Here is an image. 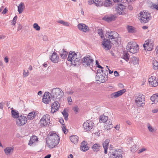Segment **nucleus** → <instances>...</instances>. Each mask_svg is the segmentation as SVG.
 Masks as SVG:
<instances>
[{
	"label": "nucleus",
	"mask_w": 158,
	"mask_h": 158,
	"mask_svg": "<svg viewBox=\"0 0 158 158\" xmlns=\"http://www.w3.org/2000/svg\"><path fill=\"white\" fill-rule=\"evenodd\" d=\"M143 47L145 49L148 51H151L152 49V47L151 44L147 42L146 44H143Z\"/></svg>",
	"instance_id": "27"
},
{
	"label": "nucleus",
	"mask_w": 158,
	"mask_h": 158,
	"mask_svg": "<svg viewBox=\"0 0 158 158\" xmlns=\"http://www.w3.org/2000/svg\"><path fill=\"white\" fill-rule=\"evenodd\" d=\"M122 58L126 61H128L129 59V53L127 52H124L122 56Z\"/></svg>",
	"instance_id": "35"
},
{
	"label": "nucleus",
	"mask_w": 158,
	"mask_h": 158,
	"mask_svg": "<svg viewBox=\"0 0 158 158\" xmlns=\"http://www.w3.org/2000/svg\"><path fill=\"white\" fill-rule=\"evenodd\" d=\"M33 27L37 31H39L40 30V27L36 23H35L33 25Z\"/></svg>",
	"instance_id": "47"
},
{
	"label": "nucleus",
	"mask_w": 158,
	"mask_h": 158,
	"mask_svg": "<svg viewBox=\"0 0 158 158\" xmlns=\"http://www.w3.org/2000/svg\"><path fill=\"white\" fill-rule=\"evenodd\" d=\"M118 34L114 31L108 32L106 34V37L111 41V43L112 44L116 43L118 44L120 43V39L118 37Z\"/></svg>",
	"instance_id": "4"
},
{
	"label": "nucleus",
	"mask_w": 158,
	"mask_h": 158,
	"mask_svg": "<svg viewBox=\"0 0 158 158\" xmlns=\"http://www.w3.org/2000/svg\"><path fill=\"white\" fill-rule=\"evenodd\" d=\"M126 6L122 3L118 5L117 12L119 15H123L125 14V9H126Z\"/></svg>",
	"instance_id": "17"
},
{
	"label": "nucleus",
	"mask_w": 158,
	"mask_h": 158,
	"mask_svg": "<svg viewBox=\"0 0 158 158\" xmlns=\"http://www.w3.org/2000/svg\"><path fill=\"white\" fill-rule=\"evenodd\" d=\"M78 54H80L75 53V52H70L67 58V60L71 61V64L74 66L79 65L82 62V60Z\"/></svg>",
	"instance_id": "3"
},
{
	"label": "nucleus",
	"mask_w": 158,
	"mask_h": 158,
	"mask_svg": "<svg viewBox=\"0 0 158 158\" xmlns=\"http://www.w3.org/2000/svg\"><path fill=\"white\" fill-rule=\"evenodd\" d=\"M150 99L154 103H156L158 102V93L153 94L151 97Z\"/></svg>",
	"instance_id": "33"
},
{
	"label": "nucleus",
	"mask_w": 158,
	"mask_h": 158,
	"mask_svg": "<svg viewBox=\"0 0 158 158\" xmlns=\"http://www.w3.org/2000/svg\"><path fill=\"white\" fill-rule=\"evenodd\" d=\"M17 18V15L15 16L13 18V19L11 22L12 24L15 25L16 23V20Z\"/></svg>",
	"instance_id": "48"
},
{
	"label": "nucleus",
	"mask_w": 158,
	"mask_h": 158,
	"mask_svg": "<svg viewBox=\"0 0 158 158\" xmlns=\"http://www.w3.org/2000/svg\"><path fill=\"white\" fill-rule=\"evenodd\" d=\"M99 78L98 80L100 83H104L107 79V77L106 75L100 74L98 75Z\"/></svg>",
	"instance_id": "24"
},
{
	"label": "nucleus",
	"mask_w": 158,
	"mask_h": 158,
	"mask_svg": "<svg viewBox=\"0 0 158 158\" xmlns=\"http://www.w3.org/2000/svg\"><path fill=\"white\" fill-rule=\"evenodd\" d=\"M27 122V118L24 115H21L16 120V124L19 126L24 125Z\"/></svg>",
	"instance_id": "11"
},
{
	"label": "nucleus",
	"mask_w": 158,
	"mask_h": 158,
	"mask_svg": "<svg viewBox=\"0 0 158 158\" xmlns=\"http://www.w3.org/2000/svg\"><path fill=\"white\" fill-rule=\"evenodd\" d=\"M127 29L129 32L134 33L135 32V28L132 26H128L127 27Z\"/></svg>",
	"instance_id": "41"
},
{
	"label": "nucleus",
	"mask_w": 158,
	"mask_h": 158,
	"mask_svg": "<svg viewBox=\"0 0 158 158\" xmlns=\"http://www.w3.org/2000/svg\"><path fill=\"white\" fill-rule=\"evenodd\" d=\"M151 7L152 9H155L158 10V4L157 5L152 4Z\"/></svg>",
	"instance_id": "50"
},
{
	"label": "nucleus",
	"mask_w": 158,
	"mask_h": 158,
	"mask_svg": "<svg viewBox=\"0 0 158 158\" xmlns=\"http://www.w3.org/2000/svg\"><path fill=\"white\" fill-rule=\"evenodd\" d=\"M80 148L81 150L83 152H86L89 149L87 142L85 141L81 143Z\"/></svg>",
	"instance_id": "19"
},
{
	"label": "nucleus",
	"mask_w": 158,
	"mask_h": 158,
	"mask_svg": "<svg viewBox=\"0 0 158 158\" xmlns=\"http://www.w3.org/2000/svg\"><path fill=\"white\" fill-rule=\"evenodd\" d=\"M62 113L63 115L64 119L65 120L67 121L68 119V114L66 112V110L64 109L63 111L62 112Z\"/></svg>",
	"instance_id": "42"
},
{
	"label": "nucleus",
	"mask_w": 158,
	"mask_h": 158,
	"mask_svg": "<svg viewBox=\"0 0 158 158\" xmlns=\"http://www.w3.org/2000/svg\"><path fill=\"white\" fill-rule=\"evenodd\" d=\"M114 75L115 77H117L118 75V72L116 71H115L114 72Z\"/></svg>",
	"instance_id": "60"
},
{
	"label": "nucleus",
	"mask_w": 158,
	"mask_h": 158,
	"mask_svg": "<svg viewBox=\"0 0 158 158\" xmlns=\"http://www.w3.org/2000/svg\"><path fill=\"white\" fill-rule=\"evenodd\" d=\"M67 100L68 101L69 105H71L72 103V99L70 97H69L67 98Z\"/></svg>",
	"instance_id": "52"
},
{
	"label": "nucleus",
	"mask_w": 158,
	"mask_h": 158,
	"mask_svg": "<svg viewBox=\"0 0 158 158\" xmlns=\"http://www.w3.org/2000/svg\"><path fill=\"white\" fill-rule=\"evenodd\" d=\"M74 93V91L72 89H70L69 91L66 92L65 93L67 94L71 95Z\"/></svg>",
	"instance_id": "49"
},
{
	"label": "nucleus",
	"mask_w": 158,
	"mask_h": 158,
	"mask_svg": "<svg viewBox=\"0 0 158 158\" xmlns=\"http://www.w3.org/2000/svg\"><path fill=\"white\" fill-rule=\"evenodd\" d=\"M94 60L92 57L88 55L83 57L82 60V64L85 67L91 68L93 66Z\"/></svg>",
	"instance_id": "7"
},
{
	"label": "nucleus",
	"mask_w": 158,
	"mask_h": 158,
	"mask_svg": "<svg viewBox=\"0 0 158 158\" xmlns=\"http://www.w3.org/2000/svg\"><path fill=\"white\" fill-rule=\"evenodd\" d=\"M93 3H95V5L98 7L102 6L103 4L101 1H100L99 0H89V4L91 5Z\"/></svg>",
	"instance_id": "22"
},
{
	"label": "nucleus",
	"mask_w": 158,
	"mask_h": 158,
	"mask_svg": "<svg viewBox=\"0 0 158 158\" xmlns=\"http://www.w3.org/2000/svg\"><path fill=\"white\" fill-rule=\"evenodd\" d=\"M73 110L74 111L76 114H77L78 112V108L77 106H75L73 107Z\"/></svg>",
	"instance_id": "51"
},
{
	"label": "nucleus",
	"mask_w": 158,
	"mask_h": 158,
	"mask_svg": "<svg viewBox=\"0 0 158 158\" xmlns=\"http://www.w3.org/2000/svg\"><path fill=\"white\" fill-rule=\"evenodd\" d=\"M126 49L130 52L135 53L139 50V45L135 42H129L127 44Z\"/></svg>",
	"instance_id": "8"
},
{
	"label": "nucleus",
	"mask_w": 158,
	"mask_h": 158,
	"mask_svg": "<svg viewBox=\"0 0 158 158\" xmlns=\"http://www.w3.org/2000/svg\"><path fill=\"white\" fill-rule=\"evenodd\" d=\"M58 101H57L52 103L51 111V113L53 114L59 110L60 106Z\"/></svg>",
	"instance_id": "13"
},
{
	"label": "nucleus",
	"mask_w": 158,
	"mask_h": 158,
	"mask_svg": "<svg viewBox=\"0 0 158 158\" xmlns=\"http://www.w3.org/2000/svg\"><path fill=\"white\" fill-rule=\"evenodd\" d=\"M116 18V16L115 15H111L107 17H105L103 18V19L107 22H110L114 21Z\"/></svg>",
	"instance_id": "23"
},
{
	"label": "nucleus",
	"mask_w": 158,
	"mask_h": 158,
	"mask_svg": "<svg viewBox=\"0 0 158 158\" xmlns=\"http://www.w3.org/2000/svg\"><path fill=\"white\" fill-rule=\"evenodd\" d=\"M24 7V3L22 2L20 3L18 7V11L19 14L23 12Z\"/></svg>",
	"instance_id": "37"
},
{
	"label": "nucleus",
	"mask_w": 158,
	"mask_h": 158,
	"mask_svg": "<svg viewBox=\"0 0 158 158\" xmlns=\"http://www.w3.org/2000/svg\"><path fill=\"white\" fill-rule=\"evenodd\" d=\"M128 8L130 10H132L133 9V7L131 6V5H128Z\"/></svg>",
	"instance_id": "62"
},
{
	"label": "nucleus",
	"mask_w": 158,
	"mask_h": 158,
	"mask_svg": "<svg viewBox=\"0 0 158 158\" xmlns=\"http://www.w3.org/2000/svg\"><path fill=\"white\" fill-rule=\"evenodd\" d=\"M7 10L6 9V8H5L3 10V11L2 12V14H5L7 12Z\"/></svg>",
	"instance_id": "57"
},
{
	"label": "nucleus",
	"mask_w": 158,
	"mask_h": 158,
	"mask_svg": "<svg viewBox=\"0 0 158 158\" xmlns=\"http://www.w3.org/2000/svg\"><path fill=\"white\" fill-rule=\"evenodd\" d=\"M58 23L63 24V25L66 26H69V23L65 22L62 20H60L58 21Z\"/></svg>",
	"instance_id": "45"
},
{
	"label": "nucleus",
	"mask_w": 158,
	"mask_h": 158,
	"mask_svg": "<svg viewBox=\"0 0 158 158\" xmlns=\"http://www.w3.org/2000/svg\"><path fill=\"white\" fill-rule=\"evenodd\" d=\"M43 40L45 41H47L48 40V38L47 36H44L43 37Z\"/></svg>",
	"instance_id": "59"
},
{
	"label": "nucleus",
	"mask_w": 158,
	"mask_h": 158,
	"mask_svg": "<svg viewBox=\"0 0 158 158\" xmlns=\"http://www.w3.org/2000/svg\"><path fill=\"white\" fill-rule=\"evenodd\" d=\"M78 29L82 31L87 32L89 31V27L85 24H79L77 25Z\"/></svg>",
	"instance_id": "20"
},
{
	"label": "nucleus",
	"mask_w": 158,
	"mask_h": 158,
	"mask_svg": "<svg viewBox=\"0 0 158 158\" xmlns=\"http://www.w3.org/2000/svg\"><path fill=\"white\" fill-rule=\"evenodd\" d=\"M123 153V152L120 149H115L110 148L108 153L109 158H122Z\"/></svg>",
	"instance_id": "5"
},
{
	"label": "nucleus",
	"mask_w": 158,
	"mask_h": 158,
	"mask_svg": "<svg viewBox=\"0 0 158 158\" xmlns=\"http://www.w3.org/2000/svg\"><path fill=\"white\" fill-rule=\"evenodd\" d=\"M62 50L63 51V53L60 54V56L62 59H64L67 57L68 52L64 49H63Z\"/></svg>",
	"instance_id": "38"
},
{
	"label": "nucleus",
	"mask_w": 158,
	"mask_h": 158,
	"mask_svg": "<svg viewBox=\"0 0 158 158\" xmlns=\"http://www.w3.org/2000/svg\"><path fill=\"white\" fill-rule=\"evenodd\" d=\"M36 116V114L35 111H32L29 113L27 116L28 119L31 120L34 119Z\"/></svg>",
	"instance_id": "34"
},
{
	"label": "nucleus",
	"mask_w": 158,
	"mask_h": 158,
	"mask_svg": "<svg viewBox=\"0 0 158 158\" xmlns=\"http://www.w3.org/2000/svg\"><path fill=\"white\" fill-rule=\"evenodd\" d=\"M148 128L149 131L152 133L155 132V130L152 127V126L148 123L147 124Z\"/></svg>",
	"instance_id": "44"
},
{
	"label": "nucleus",
	"mask_w": 158,
	"mask_h": 158,
	"mask_svg": "<svg viewBox=\"0 0 158 158\" xmlns=\"http://www.w3.org/2000/svg\"><path fill=\"white\" fill-rule=\"evenodd\" d=\"M104 71L102 69H98L97 71L98 73H100L102 72V73H103Z\"/></svg>",
	"instance_id": "58"
},
{
	"label": "nucleus",
	"mask_w": 158,
	"mask_h": 158,
	"mask_svg": "<svg viewBox=\"0 0 158 158\" xmlns=\"http://www.w3.org/2000/svg\"><path fill=\"white\" fill-rule=\"evenodd\" d=\"M59 121L60 123L62 125V129L63 131H64V132L65 134H66V133H67V132H66L65 131V130H66V129L65 128V126L64 124V120L63 119H60Z\"/></svg>",
	"instance_id": "39"
},
{
	"label": "nucleus",
	"mask_w": 158,
	"mask_h": 158,
	"mask_svg": "<svg viewBox=\"0 0 158 158\" xmlns=\"http://www.w3.org/2000/svg\"><path fill=\"white\" fill-rule=\"evenodd\" d=\"M131 62L134 64H136L138 63V60L135 57H133L131 58Z\"/></svg>",
	"instance_id": "40"
},
{
	"label": "nucleus",
	"mask_w": 158,
	"mask_h": 158,
	"mask_svg": "<svg viewBox=\"0 0 158 158\" xmlns=\"http://www.w3.org/2000/svg\"><path fill=\"white\" fill-rule=\"evenodd\" d=\"M13 148L11 147H7L4 149V152L7 155H10L11 153L13 152Z\"/></svg>",
	"instance_id": "28"
},
{
	"label": "nucleus",
	"mask_w": 158,
	"mask_h": 158,
	"mask_svg": "<svg viewBox=\"0 0 158 158\" xmlns=\"http://www.w3.org/2000/svg\"><path fill=\"white\" fill-rule=\"evenodd\" d=\"M135 102L138 107L143 106L145 103V96L141 94H139L136 96Z\"/></svg>",
	"instance_id": "9"
},
{
	"label": "nucleus",
	"mask_w": 158,
	"mask_h": 158,
	"mask_svg": "<svg viewBox=\"0 0 158 158\" xmlns=\"http://www.w3.org/2000/svg\"><path fill=\"white\" fill-rule=\"evenodd\" d=\"M59 136L56 133L50 132L46 138V141L48 146L50 148H52L59 143Z\"/></svg>",
	"instance_id": "2"
},
{
	"label": "nucleus",
	"mask_w": 158,
	"mask_h": 158,
	"mask_svg": "<svg viewBox=\"0 0 158 158\" xmlns=\"http://www.w3.org/2000/svg\"><path fill=\"white\" fill-rule=\"evenodd\" d=\"M138 18L141 23H146L149 21L151 17L149 13L146 11H142L139 13Z\"/></svg>",
	"instance_id": "6"
},
{
	"label": "nucleus",
	"mask_w": 158,
	"mask_h": 158,
	"mask_svg": "<svg viewBox=\"0 0 158 158\" xmlns=\"http://www.w3.org/2000/svg\"><path fill=\"white\" fill-rule=\"evenodd\" d=\"M50 116L46 114L43 115L40 121V124L41 127H44L48 125L50 122Z\"/></svg>",
	"instance_id": "10"
},
{
	"label": "nucleus",
	"mask_w": 158,
	"mask_h": 158,
	"mask_svg": "<svg viewBox=\"0 0 158 158\" xmlns=\"http://www.w3.org/2000/svg\"><path fill=\"white\" fill-rule=\"evenodd\" d=\"M109 142V139H106L102 143V145L104 150V153L105 154H106L107 153V150L108 149Z\"/></svg>",
	"instance_id": "21"
},
{
	"label": "nucleus",
	"mask_w": 158,
	"mask_h": 158,
	"mask_svg": "<svg viewBox=\"0 0 158 158\" xmlns=\"http://www.w3.org/2000/svg\"><path fill=\"white\" fill-rule=\"evenodd\" d=\"M103 4L102 6H104L106 7L110 6L112 5L111 0H105L103 1H101Z\"/></svg>",
	"instance_id": "32"
},
{
	"label": "nucleus",
	"mask_w": 158,
	"mask_h": 158,
	"mask_svg": "<svg viewBox=\"0 0 158 158\" xmlns=\"http://www.w3.org/2000/svg\"><path fill=\"white\" fill-rule=\"evenodd\" d=\"M126 91L125 89H123L117 92L113 93L110 95L111 98H117L125 93Z\"/></svg>",
	"instance_id": "16"
},
{
	"label": "nucleus",
	"mask_w": 158,
	"mask_h": 158,
	"mask_svg": "<svg viewBox=\"0 0 158 158\" xmlns=\"http://www.w3.org/2000/svg\"><path fill=\"white\" fill-rule=\"evenodd\" d=\"M153 66L155 70L158 69V62L156 60L154 61L153 62Z\"/></svg>",
	"instance_id": "46"
},
{
	"label": "nucleus",
	"mask_w": 158,
	"mask_h": 158,
	"mask_svg": "<svg viewBox=\"0 0 158 158\" xmlns=\"http://www.w3.org/2000/svg\"><path fill=\"white\" fill-rule=\"evenodd\" d=\"M64 95V93L60 88H54L52 89L51 93L48 92L44 93L42 99L43 102L46 104L48 103L50 100V95L51 98L53 100L60 101Z\"/></svg>",
	"instance_id": "1"
},
{
	"label": "nucleus",
	"mask_w": 158,
	"mask_h": 158,
	"mask_svg": "<svg viewBox=\"0 0 158 158\" xmlns=\"http://www.w3.org/2000/svg\"><path fill=\"white\" fill-rule=\"evenodd\" d=\"M99 122L100 123H105L108 120V117L104 115H101L99 117Z\"/></svg>",
	"instance_id": "36"
},
{
	"label": "nucleus",
	"mask_w": 158,
	"mask_h": 158,
	"mask_svg": "<svg viewBox=\"0 0 158 158\" xmlns=\"http://www.w3.org/2000/svg\"><path fill=\"white\" fill-rule=\"evenodd\" d=\"M146 149L145 148H142L140 149L139 151H138V153H140L143 152V151H145L146 150Z\"/></svg>",
	"instance_id": "54"
},
{
	"label": "nucleus",
	"mask_w": 158,
	"mask_h": 158,
	"mask_svg": "<svg viewBox=\"0 0 158 158\" xmlns=\"http://www.w3.org/2000/svg\"><path fill=\"white\" fill-rule=\"evenodd\" d=\"M70 139L71 142L74 144L77 143L78 141L79 137L76 135H73L70 136Z\"/></svg>",
	"instance_id": "25"
},
{
	"label": "nucleus",
	"mask_w": 158,
	"mask_h": 158,
	"mask_svg": "<svg viewBox=\"0 0 158 158\" xmlns=\"http://www.w3.org/2000/svg\"><path fill=\"white\" fill-rule=\"evenodd\" d=\"M105 126L106 128L108 130L110 129L113 127L112 122L108 120L106 122Z\"/></svg>",
	"instance_id": "30"
},
{
	"label": "nucleus",
	"mask_w": 158,
	"mask_h": 158,
	"mask_svg": "<svg viewBox=\"0 0 158 158\" xmlns=\"http://www.w3.org/2000/svg\"><path fill=\"white\" fill-rule=\"evenodd\" d=\"M50 60L54 63H57L59 60V55L55 52H54L50 57Z\"/></svg>",
	"instance_id": "18"
},
{
	"label": "nucleus",
	"mask_w": 158,
	"mask_h": 158,
	"mask_svg": "<svg viewBox=\"0 0 158 158\" xmlns=\"http://www.w3.org/2000/svg\"><path fill=\"white\" fill-rule=\"evenodd\" d=\"M152 112L154 113L158 112V108H156L152 110Z\"/></svg>",
	"instance_id": "56"
},
{
	"label": "nucleus",
	"mask_w": 158,
	"mask_h": 158,
	"mask_svg": "<svg viewBox=\"0 0 158 158\" xmlns=\"http://www.w3.org/2000/svg\"><path fill=\"white\" fill-rule=\"evenodd\" d=\"M11 114L12 117L14 118L17 119L20 116L18 111L14 110L12 108H11Z\"/></svg>",
	"instance_id": "26"
},
{
	"label": "nucleus",
	"mask_w": 158,
	"mask_h": 158,
	"mask_svg": "<svg viewBox=\"0 0 158 158\" xmlns=\"http://www.w3.org/2000/svg\"><path fill=\"white\" fill-rule=\"evenodd\" d=\"M98 33L102 39L104 38L103 35V31L102 29H98Z\"/></svg>",
	"instance_id": "43"
},
{
	"label": "nucleus",
	"mask_w": 158,
	"mask_h": 158,
	"mask_svg": "<svg viewBox=\"0 0 158 158\" xmlns=\"http://www.w3.org/2000/svg\"><path fill=\"white\" fill-rule=\"evenodd\" d=\"M28 75V72L27 71L26 72L24 70L23 71V76L24 77H27Z\"/></svg>",
	"instance_id": "53"
},
{
	"label": "nucleus",
	"mask_w": 158,
	"mask_h": 158,
	"mask_svg": "<svg viewBox=\"0 0 158 158\" xmlns=\"http://www.w3.org/2000/svg\"><path fill=\"white\" fill-rule=\"evenodd\" d=\"M111 42V41L108 39H106L104 38V41L102 43L103 48L106 50L110 49L111 47V44H112Z\"/></svg>",
	"instance_id": "15"
},
{
	"label": "nucleus",
	"mask_w": 158,
	"mask_h": 158,
	"mask_svg": "<svg viewBox=\"0 0 158 158\" xmlns=\"http://www.w3.org/2000/svg\"><path fill=\"white\" fill-rule=\"evenodd\" d=\"M51 156V154H48L45 156L44 157V158H50Z\"/></svg>",
	"instance_id": "64"
},
{
	"label": "nucleus",
	"mask_w": 158,
	"mask_h": 158,
	"mask_svg": "<svg viewBox=\"0 0 158 158\" xmlns=\"http://www.w3.org/2000/svg\"><path fill=\"white\" fill-rule=\"evenodd\" d=\"M101 147V146L99 144H94L92 147V149L94 152H97L99 151Z\"/></svg>",
	"instance_id": "29"
},
{
	"label": "nucleus",
	"mask_w": 158,
	"mask_h": 158,
	"mask_svg": "<svg viewBox=\"0 0 158 158\" xmlns=\"http://www.w3.org/2000/svg\"><path fill=\"white\" fill-rule=\"evenodd\" d=\"M94 122L90 120H87L83 124V127L86 131H90L93 129L94 126Z\"/></svg>",
	"instance_id": "12"
},
{
	"label": "nucleus",
	"mask_w": 158,
	"mask_h": 158,
	"mask_svg": "<svg viewBox=\"0 0 158 158\" xmlns=\"http://www.w3.org/2000/svg\"><path fill=\"white\" fill-rule=\"evenodd\" d=\"M119 127H119V125H117L114 128H115V129H116V130H119Z\"/></svg>",
	"instance_id": "63"
},
{
	"label": "nucleus",
	"mask_w": 158,
	"mask_h": 158,
	"mask_svg": "<svg viewBox=\"0 0 158 158\" xmlns=\"http://www.w3.org/2000/svg\"><path fill=\"white\" fill-rule=\"evenodd\" d=\"M4 104V103L2 102L0 103V109H3Z\"/></svg>",
	"instance_id": "55"
},
{
	"label": "nucleus",
	"mask_w": 158,
	"mask_h": 158,
	"mask_svg": "<svg viewBox=\"0 0 158 158\" xmlns=\"http://www.w3.org/2000/svg\"><path fill=\"white\" fill-rule=\"evenodd\" d=\"M38 141V139L36 136L34 135L31 136L28 145H31L33 144L34 143Z\"/></svg>",
	"instance_id": "31"
},
{
	"label": "nucleus",
	"mask_w": 158,
	"mask_h": 158,
	"mask_svg": "<svg viewBox=\"0 0 158 158\" xmlns=\"http://www.w3.org/2000/svg\"><path fill=\"white\" fill-rule=\"evenodd\" d=\"M4 61L6 63H7L8 61V58L6 56L4 58Z\"/></svg>",
	"instance_id": "61"
},
{
	"label": "nucleus",
	"mask_w": 158,
	"mask_h": 158,
	"mask_svg": "<svg viewBox=\"0 0 158 158\" xmlns=\"http://www.w3.org/2000/svg\"><path fill=\"white\" fill-rule=\"evenodd\" d=\"M148 82L150 85L153 87H156L158 85V79L154 76H152L149 78Z\"/></svg>",
	"instance_id": "14"
}]
</instances>
